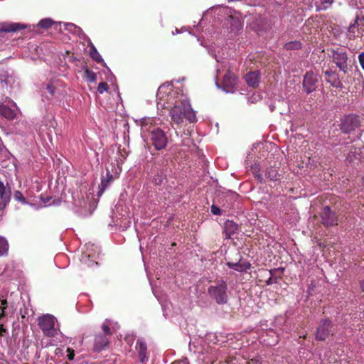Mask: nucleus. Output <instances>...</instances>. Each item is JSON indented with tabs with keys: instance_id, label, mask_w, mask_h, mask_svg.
<instances>
[{
	"instance_id": "5fc2aeb1",
	"label": "nucleus",
	"mask_w": 364,
	"mask_h": 364,
	"mask_svg": "<svg viewBox=\"0 0 364 364\" xmlns=\"http://www.w3.org/2000/svg\"><path fill=\"white\" fill-rule=\"evenodd\" d=\"M142 364H146V363H142Z\"/></svg>"
},
{
	"instance_id": "c756f323",
	"label": "nucleus",
	"mask_w": 364,
	"mask_h": 364,
	"mask_svg": "<svg viewBox=\"0 0 364 364\" xmlns=\"http://www.w3.org/2000/svg\"><path fill=\"white\" fill-rule=\"evenodd\" d=\"M8 306V301L6 299L0 298V321L6 316V309Z\"/></svg>"
},
{
	"instance_id": "bb28decb",
	"label": "nucleus",
	"mask_w": 364,
	"mask_h": 364,
	"mask_svg": "<svg viewBox=\"0 0 364 364\" xmlns=\"http://www.w3.org/2000/svg\"><path fill=\"white\" fill-rule=\"evenodd\" d=\"M333 3V0H316L317 10H326L329 8Z\"/></svg>"
},
{
	"instance_id": "2eb2a0df",
	"label": "nucleus",
	"mask_w": 364,
	"mask_h": 364,
	"mask_svg": "<svg viewBox=\"0 0 364 364\" xmlns=\"http://www.w3.org/2000/svg\"><path fill=\"white\" fill-rule=\"evenodd\" d=\"M228 267L237 272H247L251 267V264L247 262L240 259L237 262H227Z\"/></svg>"
},
{
	"instance_id": "dca6fc26",
	"label": "nucleus",
	"mask_w": 364,
	"mask_h": 364,
	"mask_svg": "<svg viewBox=\"0 0 364 364\" xmlns=\"http://www.w3.org/2000/svg\"><path fill=\"white\" fill-rule=\"evenodd\" d=\"M109 344V339L106 335H97L95 338L93 350L95 352L103 350Z\"/></svg>"
},
{
	"instance_id": "cd10ccee",
	"label": "nucleus",
	"mask_w": 364,
	"mask_h": 364,
	"mask_svg": "<svg viewBox=\"0 0 364 364\" xmlns=\"http://www.w3.org/2000/svg\"><path fill=\"white\" fill-rule=\"evenodd\" d=\"M265 177L270 181H277L278 180V173L277 171L272 168H268L265 171Z\"/></svg>"
},
{
	"instance_id": "9b49d317",
	"label": "nucleus",
	"mask_w": 364,
	"mask_h": 364,
	"mask_svg": "<svg viewBox=\"0 0 364 364\" xmlns=\"http://www.w3.org/2000/svg\"><path fill=\"white\" fill-rule=\"evenodd\" d=\"M135 350L141 363H146L149 360V355L147 353V345L143 339L140 338L136 341Z\"/></svg>"
},
{
	"instance_id": "f704fd0d",
	"label": "nucleus",
	"mask_w": 364,
	"mask_h": 364,
	"mask_svg": "<svg viewBox=\"0 0 364 364\" xmlns=\"http://www.w3.org/2000/svg\"><path fill=\"white\" fill-rule=\"evenodd\" d=\"M53 21L50 18H44L39 21L38 26L41 28H48L50 27Z\"/></svg>"
},
{
	"instance_id": "c03bdc74",
	"label": "nucleus",
	"mask_w": 364,
	"mask_h": 364,
	"mask_svg": "<svg viewBox=\"0 0 364 364\" xmlns=\"http://www.w3.org/2000/svg\"><path fill=\"white\" fill-rule=\"evenodd\" d=\"M358 60L362 69L364 70V53L359 54Z\"/></svg>"
},
{
	"instance_id": "20e7f679",
	"label": "nucleus",
	"mask_w": 364,
	"mask_h": 364,
	"mask_svg": "<svg viewBox=\"0 0 364 364\" xmlns=\"http://www.w3.org/2000/svg\"><path fill=\"white\" fill-rule=\"evenodd\" d=\"M85 250L81 255L80 261L87 264L88 267L97 265V262L95 261V259L99 254V247L91 243L85 244Z\"/></svg>"
},
{
	"instance_id": "79ce46f5",
	"label": "nucleus",
	"mask_w": 364,
	"mask_h": 364,
	"mask_svg": "<svg viewBox=\"0 0 364 364\" xmlns=\"http://www.w3.org/2000/svg\"><path fill=\"white\" fill-rule=\"evenodd\" d=\"M67 358L69 360H73L74 359V357H75V351L74 350L68 348L67 349Z\"/></svg>"
},
{
	"instance_id": "412c9836",
	"label": "nucleus",
	"mask_w": 364,
	"mask_h": 364,
	"mask_svg": "<svg viewBox=\"0 0 364 364\" xmlns=\"http://www.w3.org/2000/svg\"><path fill=\"white\" fill-rule=\"evenodd\" d=\"M259 72L254 71L249 73L245 76V80L250 87H256L259 84Z\"/></svg>"
},
{
	"instance_id": "a19ab883",
	"label": "nucleus",
	"mask_w": 364,
	"mask_h": 364,
	"mask_svg": "<svg viewBox=\"0 0 364 364\" xmlns=\"http://www.w3.org/2000/svg\"><path fill=\"white\" fill-rule=\"evenodd\" d=\"M7 80H8L7 73L4 70L0 71V82H1V83L5 82L6 84Z\"/></svg>"
},
{
	"instance_id": "72a5a7b5",
	"label": "nucleus",
	"mask_w": 364,
	"mask_h": 364,
	"mask_svg": "<svg viewBox=\"0 0 364 364\" xmlns=\"http://www.w3.org/2000/svg\"><path fill=\"white\" fill-rule=\"evenodd\" d=\"M349 4L358 9H364V0H348Z\"/></svg>"
},
{
	"instance_id": "3c124183",
	"label": "nucleus",
	"mask_w": 364,
	"mask_h": 364,
	"mask_svg": "<svg viewBox=\"0 0 364 364\" xmlns=\"http://www.w3.org/2000/svg\"><path fill=\"white\" fill-rule=\"evenodd\" d=\"M180 33L179 30H178V28H176L175 32H173V35H174V34H176V33H177V34H178V33Z\"/></svg>"
},
{
	"instance_id": "4be33fe9",
	"label": "nucleus",
	"mask_w": 364,
	"mask_h": 364,
	"mask_svg": "<svg viewBox=\"0 0 364 364\" xmlns=\"http://www.w3.org/2000/svg\"><path fill=\"white\" fill-rule=\"evenodd\" d=\"M154 122V119L151 117H144L140 119L139 124L141 128V135L145 136L146 133L150 129L151 125Z\"/></svg>"
},
{
	"instance_id": "49530a36",
	"label": "nucleus",
	"mask_w": 364,
	"mask_h": 364,
	"mask_svg": "<svg viewBox=\"0 0 364 364\" xmlns=\"http://www.w3.org/2000/svg\"><path fill=\"white\" fill-rule=\"evenodd\" d=\"M251 363L253 364H262V361L259 358H254L251 360Z\"/></svg>"
},
{
	"instance_id": "a211bd4d",
	"label": "nucleus",
	"mask_w": 364,
	"mask_h": 364,
	"mask_svg": "<svg viewBox=\"0 0 364 364\" xmlns=\"http://www.w3.org/2000/svg\"><path fill=\"white\" fill-rule=\"evenodd\" d=\"M25 28L26 25L20 23H0V32H16Z\"/></svg>"
},
{
	"instance_id": "473e14b6",
	"label": "nucleus",
	"mask_w": 364,
	"mask_h": 364,
	"mask_svg": "<svg viewBox=\"0 0 364 364\" xmlns=\"http://www.w3.org/2000/svg\"><path fill=\"white\" fill-rule=\"evenodd\" d=\"M301 47V43L299 41H291L284 45L287 50H298Z\"/></svg>"
},
{
	"instance_id": "0eeeda50",
	"label": "nucleus",
	"mask_w": 364,
	"mask_h": 364,
	"mask_svg": "<svg viewBox=\"0 0 364 364\" xmlns=\"http://www.w3.org/2000/svg\"><path fill=\"white\" fill-rule=\"evenodd\" d=\"M237 82V79L235 75L230 71H228L223 77L222 86H220L217 82L215 84L218 88L222 89L224 92L227 93H232L236 90L235 86Z\"/></svg>"
},
{
	"instance_id": "f3484780",
	"label": "nucleus",
	"mask_w": 364,
	"mask_h": 364,
	"mask_svg": "<svg viewBox=\"0 0 364 364\" xmlns=\"http://www.w3.org/2000/svg\"><path fill=\"white\" fill-rule=\"evenodd\" d=\"M325 75L327 77V82L330 83L332 87L340 89L343 88V83L341 82L336 72L329 70L325 72Z\"/></svg>"
},
{
	"instance_id": "1a4fd4ad",
	"label": "nucleus",
	"mask_w": 364,
	"mask_h": 364,
	"mask_svg": "<svg viewBox=\"0 0 364 364\" xmlns=\"http://www.w3.org/2000/svg\"><path fill=\"white\" fill-rule=\"evenodd\" d=\"M333 61L341 71L347 73L348 70V55L343 50H333L332 54Z\"/></svg>"
},
{
	"instance_id": "2f4dec72",
	"label": "nucleus",
	"mask_w": 364,
	"mask_h": 364,
	"mask_svg": "<svg viewBox=\"0 0 364 364\" xmlns=\"http://www.w3.org/2000/svg\"><path fill=\"white\" fill-rule=\"evenodd\" d=\"M74 205L77 208V209L75 210L76 212L79 213V206H80L81 208H84V212H80V214L82 215H86L87 214V203L85 202V200L83 199L82 201H79V200L77 201V200H74Z\"/></svg>"
},
{
	"instance_id": "f257e3e1",
	"label": "nucleus",
	"mask_w": 364,
	"mask_h": 364,
	"mask_svg": "<svg viewBox=\"0 0 364 364\" xmlns=\"http://www.w3.org/2000/svg\"><path fill=\"white\" fill-rule=\"evenodd\" d=\"M156 99L158 107H170L169 114L173 122L181 124L184 119L191 123L196 121L188 99L183 93L175 90L171 82H166L158 88Z\"/></svg>"
},
{
	"instance_id": "e433bc0d",
	"label": "nucleus",
	"mask_w": 364,
	"mask_h": 364,
	"mask_svg": "<svg viewBox=\"0 0 364 364\" xmlns=\"http://www.w3.org/2000/svg\"><path fill=\"white\" fill-rule=\"evenodd\" d=\"M14 198L16 200L21 202L23 204H26L27 201L22 193L19 191H16L14 194Z\"/></svg>"
},
{
	"instance_id": "393cba45",
	"label": "nucleus",
	"mask_w": 364,
	"mask_h": 364,
	"mask_svg": "<svg viewBox=\"0 0 364 364\" xmlns=\"http://www.w3.org/2000/svg\"><path fill=\"white\" fill-rule=\"evenodd\" d=\"M153 180L156 186H161L166 181V175L164 171H158L154 176Z\"/></svg>"
},
{
	"instance_id": "423d86ee",
	"label": "nucleus",
	"mask_w": 364,
	"mask_h": 364,
	"mask_svg": "<svg viewBox=\"0 0 364 364\" xmlns=\"http://www.w3.org/2000/svg\"><path fill=\"white\" fill-rule=\"evenodd\" d=\"M150 139L156 150H161L166 146L167 137L164 132L159 128L151 131Z\"/></svg>"
},
{
	"instance_id": "37998d69",
	"label": "nucleus",
	"mask_w": 364,
	"mask_h": 364,
	"mask_svg": "<svg viewBox=\"0 0 364 364\" xmlns=\"http://www.w3.org/2000/svg\"><path fill=\"white\" fill-rule=\"evenodd\" d=\"M211 213L213 214V215H221V210L220 209L216 206V205H213L211 206Z\"/></svg>"
},
{
	"instance_id": "ea45409f",
	"label": "nucleus",
	"mask_w": 364,
	"mask_h": 364,
	"mask_svg": "<svg viewBox=\"0 0 364 364\" xmlns=\"http://www.w3.org/2000/svg\"><path fill=\"white\" fill-rule=\"evenodd\" d=\"M46 90L51 95H54L56 91V87L53 83H48L46 86Z\"/></svg>"
},
{
	"instance_id": "4468645a",
	"label": "nucleus",
	"mask_w": 364,
	"mask_h": 364,
	"mask_svg": "<svg viewBox=\"0 0 364 364\" xmlns=\"http://www.w3.org/2000/svg\"><path fill=\"white\" fill-rule=\"evenodd\" d=\"M323 224L325 226H333L337 225V217L328 206H326L321 213Z\"/></svg>"
},
{
	"instance_id": "09e8293b",
	"label": "nucleus",
	"mask_w": 364,
	"mask_h": 364,
	"mask_svg": "<svg viewBox=\"0 0 364 364\" xmlns=\"http://www.w3.org/2000/svg\"><path fill=\"white\" fill-rule=\"evenodd\" d=\"M41 199L43 201V203L45 204L47 203L50 200L49 198H43L42 196L41 197Z\"/></svg>"
},
{
	"instance_id": "f03ea898",
	"label": "nucleus",
	"mask_w": 364,
	"mask_h": 364,
	"mask_svg": "<svg viewBox=\"0 0 364 364\" xmlns=\"http://www.w3.org/2000/svg\"><path fill=\"white\" fill-rule=\"evenodd\" d=\"M228 287L226 282L220 280L208 287V292L210 296L215 299L218 304H224L228 302Z\"/></svg>"
},
{
	"instance_id": "b1692460",
	"label": "nucleus",
	"mask_w": 364,
	"mask_h": 364,
	"mask_svg": "<svg viewBox=\"0 0 364 364\" xmlns=\"http://www.w3.org/2000/svg\"><path fill=\"white\" fill-rule=\"evenodd\" d=\"M64 27L65 30L69 31L73 33L77 34L78 36L82 34L83 37H85V35L82 33V29L73 23H66L64 24Z\"/></svg>"
},
{
	"instance_id": "9d476101",
	"label": "nucleus",
	"mask_w": 364,
	"mask_h": 364,
	"mask_svg": "<svg viewBox=\"0 0 364 364\" xmlns=\"http://www.w3.org/2000/svg\"><path fill=\"white\" fill-rule=\"evenodd\" d=\"M364 31V17L356 16L354 22L350 23L348 29V36L350 38L363 36Z\"/></svg>"
},
{
	"instance_id": "f8f14e48",
	"label": "nucleus",
	"mask_w": 364,
	"mask_h": 364,
	"mask_svg": "<svg viewBox=\"0 0 364 364\" xmlns=\"http://www.w3.org/2000/svg\"><path fill=\"white\" fill-rule=\"evenodd\" d=\"M331 333V321L328 319H323L321 321L319 326L317 328L316 338L317 340H325Z\"/></svg>"
},
{
	"instance_id": "ddd939ff",
	"label": "nucleus",
	"mask_w": 364,
	"mask_h": 364,
	"mask_svg": "<svg viewBox=\"0 0 364 364\" xmlns=\"http://www.w3.org/2000/svg\"><path fill=\"white\" fill-rule=\"evenodd\" d=\"M318 82V77L312 72H307L304 76L303 86L306 93H311L315 90L316 83Z\"/></svg>"
},
{
	"instance_id": "603ef678",
	"label": "nucleus",
	"mask_w": 364,
	"mask_h": 364,
	"mask_svg": "<svg viewBox=\"0 0 364 364\" xmlns=\"http://www.w3.org/2000/svg\"><path fill=\"white\" fill-rule=\"evenodd\" d=\"M60 350H61V349H60V348H56V350H55V351H56V354H58V351H60Z\"/></svg>"
},
{
	"instance_id": "39448f33",
	"label": "nucleus",
	"mask_w": 364,
	"mask_h": 364,
	"mask_svg": "<svg viewBox=\"0 0 364 364\" xmlns=\"http://www.w3.org/2000/svg\"><path fill=\"white\" fill-rule=\"evenodd\" d=\"M18 108L16 104L9 97H6L2 102H0V114L9 119H13L16 117Z\"/></svg>"
},
{
	"instance_id": "6ab92c4d",
	"label": "nucleus",
	"mask_w": 364,
	"mask_h": 364,
	"mask_svg": "<svg viewBox=\"0 0 364 364\" xmlns=\"http://www.w3.org/2000/svg\"><path fill=\"white\" fill-rule=\"evenodd\" d=\"M237 230V225L232 220H228L224 224V233L225 239L231 238Z\"/></svg>"
},
{
	"instance_id": "864d4df0",
	"label": "nucleus",
	"mask_w": 364,
	"mask_h": 364,
	"mask_svg": "<svg viewBox=\"0 0 364 364\" xmlns=\"http://www.w3.org/2000/svg\"><path fill=\"white\" fill-rule=\"evenodd\" d=\"M271 284L270 280H268L267 281V284Z\"/></svg>"
},
{
	"instance_id": "aec40b11",
	"label": "nucleus",
	"mask_w": 364,
	"mask_h": 364,
	"mask_svg": "<svg viewBox=\"0 0 364 364\" xmlns=\"http://www.w3.org/2000/svg\"><path fill=\"white\" fill-rule=\"evenodd\" d=\"M87 44L90 47V57L97 63H103L104 65H105V63L104 62L103 58L97 51L95 46L93 45L92 41L88 38L87 39Z\"/></svg>"
},
{
	"instance_id": "58836bf2",
	"label": "nucleus",
	"mask_w": 364,
	"mask_h": 364,
	"mask_svg": "<svg viewBox=\"0 0 364 364\" xmlns=\"http://www.w3.org/2000/svg\"><path fill=\"white\" fill-rule=\"evenodd\" d=\"M108 322H109L108 321H106L102 325V329L104 331L105 335H106V336L107 335H110L112 333L111 331H110V329H109V326Z\"/></svg>"
},
{
	"instance_id": "6e6552de",
	"label": "nucleus",
	"mask_w": 364,
	"mask_h": 364,
	"mask_svg": "<svg viewBox=\"0 0 364 364\" xmlns=\"http://www.w3.org/2000/svg\"><path fill=\"white\" fill-rule=\"evenodd\" d=\"M360 121L357 115L349 114L345 116L341 123V129L344 133H350L359 127Z\"/></svg>"
},
{
	"instance_id": "c85d7f7f",
	"label": "nucleus",
	"mask_w": 364,
	"mask_h": 364,
	"mask_svg": "<svg viewBox=\"0 0 364 364\" xmlns=\"http://www.w3.org/2000/svg\"><path fill=\"white\" fill-rule=\"evenodd\" d=\"M85 78L88 82H95L97 81V74L89 69L85 70Z\"/></svg>"
},
{
	"instance_id": "5701e85b",
	"label": "nucleus",
	"mask_w": 364,
	"mask_h": 364,
	"mask_svg": "<svg viewBox=\"0 0 364 364\" xmlns=\"http://www.w3.org/2000/svg\"><path fill=\"white\" fill-rule=\"evenodd\" d=\"M113 180V176L110 173H107L105 177H103L101 180L100 185V191L98 194L100 196L103 193L105 190L109 186L110 182Z\"/></svg>"
},
{
	"instance_id": "de8ad7c7",
	"label": "nucleus",
	"mask_w": 364,
	"mask_h": 364,
	"mask_svg": "<svg viewBox=\"0 0 364 364\" xmlns=\"http://www.w3.org/2000/svg\"><path fill=\"white\" fill-rule=\"evenodd\" d=\"M6 331V329L4 328L3 324L0 325V336L3 335V333Z\"/></svg>"
},
{
	"instance_id": "7ed1b4c3",
	"label": "nucleus",
	"mask_w": 364,
	"mask_h": 364,
	"mask_svg": "<svg viewBox=\"0 0 364 364\" xmlns=\"http://www.w3.org/2000/svg\"><path fill=\"white\" fill-rule=\"evenodd\" d=\"M38 325L43 334L47 337H54L59 331V325L57 323L55 318L50 314L39 317Z\"/></svg>"
},
{
	"instance_id": "4c0bfd02",
	"label": "nucleus",
	"mask_w": 364,
	"mask_h": 364,
	"mask_svg": "<svg viewBox=\"0 0 364 364\" xmlns=\"http://www.w3.org/2000/svg\"><path fill=\"white\" fill-rule=\"evenodd\" d=\"M108 87L106 82H101L99 83L97 87V91L99 93L102 94L103 92L107 91Z\"/></svg>"
},
{
	"instance_id": "a878e982",
	"label": "nucleus",
	"mask_w": 364,
	"mask_h": 364,
	"mask_svg": "<svg viewBox=\"0 0 364 364\" xmlns=\"http://www.w3.org/2000/svg\"><path fill=\"white\" fill-rule=\"evenodd\" d=\"M9 245L7 240L0 236V256L6 255L9 251Z\"/></svg>"
},
{
	"instance_id": "8fccbe9b",
	"label": "nucleus",
	"mask_w": 364,
	"mask_h": 364,
	"mask_svg": "<svg viewBox=\"0 0 364 364\" xmlns=\"http://www.w3.org/2000/svg\"><path fill=\"white\" fill-rule=\"evenodd\" d=\"M360 288L364 291V280L360 282Z\"/></svg>"
},
{
	"instance_id": "7c9ffc66",
	"label": "nucleus",
	"mask_w": 364,
	"mask_h": 364,
	"mask_svg": "<svg viewBox=\"0 0 364 364\" xmlns=\"http://www.w3.org/2000/svg\"><path fill=\"white\" fill-rule=\"evenodd\" d=\"M232 25V30L238 31L242 28V23L238 18L230 16Z\"/></svg>"
},
{
	"instance_id": "a18cd8bd",
	"label": "nucleus",
	"mask_w": 364,
	"mask_h": 364,
	"mask_svg": "<svg viewBox=\"0 0 364 364\" xmlns=\"http://www.w3.org/2000/svg\"><path fill=\"white\" fill-rule=\"evenodd\" d=\"M208 50V53L210 55H211L213 57H214L215 58L216 61L219 63L220 60L218 58V56L215 53V51L211 48H209Z\"/></svg>"
},
{
	"instance_id": "c9c22d12",
	"label": "nucleus",
	"mask_w": 364,
	"mask_h": 364,
	"mask_svg": "<svg viewBox=\"0 0 364 364\" xmlns=\"http://www.w3.org/2000/svg\"><path fill=\"white\" fill-rule=\"evenodd\" d=\"M251 169L255 177L258 180V181L259 183H262L264 181V178L262 174L259 173V169L257 168V166L255 165V166H252Z\"/></svg>"
}]
</instances>
